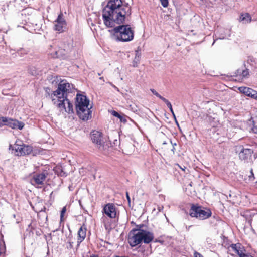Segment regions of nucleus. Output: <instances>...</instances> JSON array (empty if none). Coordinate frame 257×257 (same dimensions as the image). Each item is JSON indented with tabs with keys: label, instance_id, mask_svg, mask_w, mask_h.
Masks as SVG:
<instances>
[{
	"label": "nucleus",
	"instance_id": "aec40b11",
	"mask_svg": "<svg viewBox=\"0 0 257 257\" xmlns=\"http://www.w3.org/2000/svg\"><path fill=\"white\" fill-rule=\"evenodd\" d=\"M140 56H141V54L139 52V51H136V54H135V57L133 61V64L134 67H137L138 66V64L140 60Z\"/></svg>",
	"mask_w": 257,
	"mask_h": 257
},
{
	"label": "nucleus",
	"instance_id": "58836bf2",
	"mask_svg": "<svg viewBox=\"0 0 257 257\" xmlns=\"http://www.w3.org/2000/svg\"><path fill=\"white\" fill-rule=\"evenodd\" d=\"M254 99L257 100V94H256V97H255Z\"/></svg>",
	"mask_w": 257,
	"mask_h": 257
},
{
	"label": "nucleus",
	"instance_id": "4be33fe9",
	"mask_svg": "<svg viewBox=\"0 0 257 257\" xmlns=\"http://www.w3.org/2000/svg\"><path fill=\"white\" fill-rule=\"evenodd\" d=\"M163 101L166 104L167 106L169 108V109H170V111L171 112V113H172L173 115L174 116V117H175V114L173 110L172 105H171V103L166 99H163Z\"/></svg>",
	"mask_w": 257,
	"mask_h": 257
},
{
	"label": "nucleus",
	"instance_id": "f8f14e48",
	"mask_svg": "<svg viewBox=\"0 0 257 257\" xmlns=\"http://www.w3.org/2000/svg\"><path fill=\"white\" fill-rule=\"evenodd\" d=\"M6 125L9 126L13 129L22 130L24 127L25 124L23 122L7 118Z\"/></svg>",
	"mask_w": 257,
	"mask_h": 257
},
{
	"label": "nucleus",
	"instance_id": "6ab92c4d",
	"mask_svg": "<svg viewBox=\"0 0 257 257\" xmlns=\"http://www.w3.org/2000/svg\"><path fill=\"white\" fill-rule=\"evenodd\" d=\"M240 20L243 23H249L251 21V18L248 13H245L240 16Z\"/></svg>",
	"mask_w": 257,
	"mask_h": 257
},
{
	"label": "nucleus",
	"instance_id": "f704fd0d",
	"mask_svg": "<svg viewBox=\"0 0 257 257\" xmlns=\"http://www.w3.org/2000/svg\"><path fill=\"white\" fill-rule=\"evenodd\" d=\"M177 165L181 169H182L183 171L185 170V167L184 168H183V167H181L179 164H177Z\"/></svg>",
	"mask_w": 257,
	"mask_h": 257
},
{
	"label": "nucleus",
	"instance_id": "bb28decb",
	"mask_svg": "<svg viewBox=\"0 0 257 257\" xmlns=\"http://www.w3.org/2000/svg\"><path fill=\"white\" fill-rule=\"evenodd\" d=\"M113 116H115V117H117L119 118L120 119V120H121V116H120V115L116 111H113L112 112V113H111Z\"/></svg>",
	"mask_w": 257,
	"mask_h": 257
},
{
	"label": "nucleus",
	"instance_id": "4468645a",
	"mask_svg": "<svg viewBox=\"0 0 257 257\" xmlns=\"http://www.w3.org/2000/svg\"><path fill=\"white\" fill-rule=\"evenodd\" d=\"M238 90L241 93L252 98L254 99L255 97H256L257 91L250 88L247 87H240L238 88Z\"/></svg>",
	"mask_w": 257,
	"mask_h": 257
},
{
	"label": "nucleus",
	"instance_id": "2eb2a0df",
	"mask_svg": "<svg viewBox=\"0 0 257 257\" xmlns=\"http://www.w3.org/2000/svg\"><path fill=\"white\" fill-rule=\"evenodd\" d=\"M70 48L65 47L64 49L60 48L56 51L54 54L51 53V55L53 58H60L64 59L65 58L66 55L70 51Z\"/></svg>",
	"mask_w": 257,
	"mask_h": 257
},
{
	"label": "nucleus",
	"instance_id": "f257e3e1",
	"mask_svg": "<svg viewBox=\"0 0 257 257\" xmlns=\"http://www.w3.org/2000/svg\"><path fill=\"white\" fill-rule=\"evenodd\" d=\"M131 15V8L122 0H110L102 11L104 25L108 28L114 27L113 39L121 42H130L134 39V31L128 25H120Z\"/></svg>",
	"mask_w": 257,
	"mask_h": 257
},
{
	"label": "nucleus",
	"instance_id": "412c9836",
	"mask_svg": "<svg viewBox=\"0 0 257 257\" xmlns=\"http://www.w3.org/2000/svg\"><path fill=\"white\" fill-rule=\"evenodd\" d=\"M101 221L103 223L105 229H107L108 228V227L110 226V222L109 221L107 217L103 216L101 218Z\"/></svg>",
	"mask_w": 257,
	"mask_h": 257
},
{
	"label": "nucleus",
	"instance_id": "c85d7f7f",
	"mask_svg": "<svg viewBox=\"0 0 257 257\" xmlns=\"http://www.w3.org/2000/svg\"><path fill=\"white\" fill-rule=\"evenodd\" d=\"M194 257H203V256L200 253H199L197 251H194Z\"/></svg>",
	"mask_w": 257,
	"mask_h": 257
},
{
	"label": "nucleus",
	"instance_id": "7ed1b4c3",
	"mask_svg": "<svg viewBox=\"0 0 257 257\" xmlns=\"http://www.w3.org/2000/svg\"><path fill=\"white\" fill-rule=\"evenodd\" d=\"M89 101L84 95L77 94L76 97L75 107L79 118L87 120L91 117V111L88 107Z\"/></svg>",
	"mask_w": 257,
	"mask_h": 257
},
{
	"label": "nucleus",
	"instance_id": "ea45409f",
	"mask_svg": "<svg viewBox=\"0 0 257 257\" xmlns=\"http://www.w3.org/2000/svg\"><path fill=\"white\" fill-rule=\"evenodd\" d=\"M90 257H97V256L95 255H92V256H91Z\"/></svg>",
	"mask_w": 257,
	"mask_h": 257
},
{
	"label": "nucleus",
	"instance_id": "a211bd4d",
	"mask_svg": "<svg viewBox=\"0 0 257 257\" xmlns=\"http://www.w3.org/2000/svg\"><path fill=\"white\" fill-rule=\"evenodd\" d=\"M86 231L85 228L81 227L78 230V242L81 243L86 237Z\"/></svg>",
	"mask_w": 257,
	"mask_h": 257
},
{
	"label": "nucleus",
	"instance_id": "423d86ee",
	"mask_svg": "<svg viewBox=\"0 0 257 257\" xmlns=\"http://www.w3.org/2000/svg\"><path fill=\"white\" fill-rule=\"evenodd\" d=\"M54 104H56L59 111L64 115L66 113H73V105L67 98H56L55 101H53Z\"/></svg>",
	"mask_w": 257,
	"mask_h": 257
},
{
	"label": "nucleus",
	"instance_id": "e433bc0d",
	"mask_svg": "<svg viewBox=\"0 0 257 257\" xmlns=\"http://www.w3.org/2000/svg\"><path fill=\"white\" fill-rule=\"evenodd\" d=\"M174 150H175V148H174V147H173V148L172 149V151L173 152H174Z\"/></svg>",
	"mask_w": 257,
	"mask_h": 257
},
{
	"label": "nucleus",
	"instance_id": "9b49d317",
	"mask_svg": "<svg viewBox=\"0 0 257 257\" xmlns=\"http://www.w3.org/2000/svg\"><path fill=\"white\" fill-rule=\"evenodd\" d=\"M228 252L232 255H238L240 257L243 253V248L239 243L232 244L228 247Z\"/></svg>",
	"mask_w": 257,
	"mask_h": 257
},
{
	"label": "nucleus",
	"instance_id": "4c0bfd02",
	"mask_svg": "<svg viewBox=\"0 0 257 257\" xmlns=\"http://www.w3.org/2000/svg\"><path fill=\"white\" fill-rule=\"evenodd\" d=\"M100 79L103 80V77H100Z\"/></svg>",
	"mask_w": 257,
	"mask_h": 257
},
{
	"label": "nucleus",
	"instance_id": "1a4fd4ad",
	"mask_svg": "<svg viewBox=\"0 0 257 257\" xmlns=\"http://www.w3.org/2000/svg\"><path fill=\"white\" fill-rule=\"evenodd\" d=\"M54 29L62 32L66 28V23L62 13L60 14L54 21Z\"/></svg>",
	"mask_w": 257,
	"mask_h": 257
},
{
	"label": "nucleus",
	"instance_id": "0eeeda50",
	"mask_svg": "<svg viewBox=\"0 0 257 257\" xmlns=\"http://www.w3.org/2000/svg\"><path fill=\"white\" fill-rule=\"evenodd\" d=\"M191 216L195 217L200 219H205L211 215V212L208 209L203 210L200 207L193 205L189 212Z\"/></svg>",
	"mask_w": 257,
	"mask_h": 257
},
{
	"label": "nucleus",
	"instance_id": "393cba45",
	"mask_svg": "<svg viewBox=\"0 0 257 257\" xmlns=\"http://www.w3.org/2000/svg\"><path fill=\"white\" fill-rule=\"evenodd\" d=\"M66 211V206H64L61 211V214H60V218H61V220H62V219H63V217L64 216V215L65 214V212Z\"/></svg>",
	"mask_w": 257,
	"mask_h": 257
},
{
	"label": "nucleus",
	"instance_id": "ddd939ff",
	"mask_svg": "<svg viewBox=\"0 0 257 257\" xmlns=\"http://www.w3.org/2000/svg\"><path fill=\"white\" fill-rule=\"evenodd\" d=\"M252 153L253 151L250 149H243L239 154V158L242 160L248 162L250 160Z\"/></svg>",
	"mask_w": 257,
	"mask_h": 257
},
{
	"label": "nucleus",
	"instance_id": "473e14b6",
	"mask_svg": "<svg viewBox=\"0 0 257 257\" xmlns=\"http://www.w3.org/2000/svg\"><path fill=\"white\" fill-rule=\"evenodd\" d=\"M240 257H253V256H251V255H248V254H246L243 253Z\"/></svg>",
	"mask_w": 257,
	"mask_h": 257
},
{
	"label": "nucleus",
	"instance_id": "b1692460",
	"mask_svg": "<svg viewBox=\"0 0 257 257\" xmlns=\"http://www.w3.org/2000/svg\"><path fill=\"white\" fill-rule=\"evenodd\" d=\"M7 121V117H0V127L3 126L4 125H6Z\"/></svg>",
	"mask_w": 257,
	"mask_h": 257
},
{
	"label": "nucleus",
	"instance_id": "c9c22d12",
	"mask_svg": "<svg viewBox=\"0 0 257 257\" xmlns=\"http://www.w3.org/2000/svg\"><path fill=\"white\" fill-rule=\"evenodd\" d=\"M110 84H111V85H112V86L114 87V88L116 89L117 91H118V88L117 87H116L114 85H113L111 83H110Z\"/></svg>",
	"mask_w": 257,
	"mask_h": 257
},
{
	"label": "nucleus",
	"instance_id": "72a5a7b5",
	"mask_svg": "<svg viewBox=\"0 0 257 257\" xmlns=\"http://www.w3.org/2000/svg\"><path fill=\"white\" fill-rule=\"evenodd\" d=\"M126 197H127V200H128V202L129 203H130L131 200H130V196H129V195H128V193H126Z\"/></svg>",
	"mask_w": 257,
	"mask_h": 257
},
{
	"label": "nucleus",
	"instance_id": "cd10ccee",
	"mask_svg": "<svg viewBox=\"0 0 257 257\" xmlns=\"http://www.w3.org/2000/svg\"><path fill=\"white\" fill-rule=\"evenodd\" d=\"M251 175L249 176V180L251 181H253L254 179V174L252 172V170H250Z\"/></svg>",
	"mask_w": 257,
	"mask_h": 257
},
{
	"label": "nucleus",
	"instance_id": "6e6552de",
	"mask_svg": "<svg viewBox=\"0 0 257 257\" xmlns=\"http://www.w3.org/2000/svg\"><path fill=\"white\" fill-rule=\"evenodd\" d=\"M46 178V174L45 173L35 174L31 180L32 185L37 188L41 187Z\"/></svg>",
	"mask_w": 257,
	"mask_h": 257
},
{
	"label": "nucleus",
	"instance_id": "f3484780",
	"mask_svg": "<svg viewBox=\"0 0 257 257\" xmlns=\"http://www.w3.org/2000/svg\"><path fill=\"white\" fill-rule=\"evenodd\" d=\"M99 151L103 153L104 155H107L109 153L111 148L109 146V144L108 142L105 143H101L97 147Z\"/></svg>",
	"mask_w": 257,
	"mask_h": 257
},
{
	"label": "nucleus",
	"instance_id": "2f4dec72",
	"mask_svg": "<svg viewBox=\"0 0 257 257\" xmlns=\"http://www.w3.org/2000/svg\"><path fill=\"white\" fill-rule=\"evenodd\" d=\"M250 213V211H247L246 212L244 213V214L243 215V216H245L246 217H248L249 215L251 216V214H248V213Z\"/></svg>",
	"mask_w": 257,
	"mask_h": 257
},
{
	"label": "nucleus",
	"instance_id": "39448f33",
	"mask_svg": "<svg viewBox=\"0 0 257 257\" xmlns=\"http://www.w3.org/2000/svg\"><path fill=\"white\" fill-rule=\"evenodd\" d=\"M9 149L12 150V153L17 156L28 155L32 151L31 146L23 144L20 140H17L14 145H10Z\"/></svg>",
	"mask_w": 257,
	"mask_h": 257
},
{
	"label": "nucleus",
	"instance_id": "5701e85b",
	"mask_svg": "<svg viewBox=\"0 0 257 257\" xmlns=\"http://www.w3.org/2000/svg\"><path fill=\"white\" fill-rule=\"evenodd\" d=\"M150 90L154 95H155L157 97H159L162 101H163V99H165L164 97L161 96L155 89H151Z\"/></svg>",
	"mask_w": 257,
	"mask_h": 257
},
{
	"label": "nucleus",
	"instance_id": "20e7f679",
	"mask_svg": "<svg viewBox=\"0 0 257 257\" xmlns=\"http://www.w3.org/2000/svg\"><path fill=\"white\" fill-rule=\"evenodd\" d=\"M74 91V87L73 84L67 82L66 80H62L59 83L58 89L52 94V100L55 101L56 98H67L68 95Z\"/></svg>",
	"mask_w": 257,
	"mask_h": 257
},
{
	"label": "nucleus",
	"instance_id": "7c9ffc66",
	"mask_svg": "<svg viewBox=\"0 0 257 257\" xmlns=\"http://www.w3.org/2000/svg\"><path fill=\"white\" fill-rule=\"evenodd\" d=\"M252 131L254 133L257 134V125H256L255 123L254 124V127L252 128Z\"/></svg>",
	"mask_w": 257,
	"mask_h": 257
},
{
	"label": "nucleus",
	"instance_id": "a878e982",
	"mask_svg": "<svg viewBox=\"0 0 257 257\" xmlns=\"http://www.w3.org/2000/svg\"><path fill=\"white\" fill-rule=\"evenodd\" d=\"M162 5L164 7H167L168 5V0H160Z\"/></svg>",
	"mask_w": 257,
	"mask_h": 257
},
{
	"label": "nucleus",
	"instance_id": "c756f323",
	"mask_svg": "<svg viewBox=\"0 0 257 257\" xmlns=\"http://www.w3.org/2000/svg\"><path fill=\"white\" fill-rule=\"evenodd\" d=\"M242 76H243V77H246V76H247V75L248 74V71H246V70H243V71H242Z\"/></svg>",
	"mask_w": 257,
	"mask_h": 257
},
{
	"label": "nucleus",
	"instance_id": "f03ea898",
	"mask_svg": "<svg viewBox=\"0 0 257 257\" xmlns=\"http://www.w3.org/2000/svg\"><path fill=\"white\" fill-rule=\"evenodd\" d=\"M153 238V234L150 232L141 229H134L128 234V241L130 245L134 247L142 241L145 243H149Z\"/></svg>",
	"mask_w": 257,
	"mask_h": 257
},
{
	"label": "nucleus",
	"instance_id": "9d476101",
	"mask_svg": "<svg viewBox=\"0 0 257 257\" xmlns=\"http://www.w3.org/2000/svg\"><path fill=\"white\" fill-rule=\"evenodd\" d=\"M103 213L110 218H115L116 216V207L114 204L108 203L104 207Z\"/></svg>",
	"mask_w": 257,
	"mask_h": 257
},
{
	"label": "nucleus",
	"instance_id": "dca6fc26",
	"mask_svg": "<svg viewBox=\"0 0 257 257\" xmlns=\"http://www.w3.org/2000/svg\"><path fill=\"white\" fill-rule=\"evenodd\" d=\"M91 139L97 147L102 143V134L98 131H94L91 134Z\"/></svg>",
	"mask_w": 257,
	"mask_h": 257
}]
</instances>
